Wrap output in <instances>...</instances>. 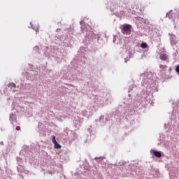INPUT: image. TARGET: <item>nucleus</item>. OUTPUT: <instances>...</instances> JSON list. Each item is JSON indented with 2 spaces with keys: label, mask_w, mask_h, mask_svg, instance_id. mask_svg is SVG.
I'll return each instance as SVG.
<instances>
[{
  "label": "nucleus",
  "mask_w": 179,
  "mask_h": 179,
  "mask_svg": "<svg viewBox=\"0 0 179 179\" xmlns=\"http://www.w3.org/2000/svg\"><path fill=\"white\" fill-rule=\"evenodd\" d=\"M80 29L83 33H86L85 36L84 43L87 45L90 44L92 41H99L100 39V34H96L93 33V31H88L87 27H86V22L85 20L80 21Z\"/></svg>",
  "instance_id": "nucleus-1"
},
{
  "label": "nucleus",
  "mask_w": 179,
  "mask_h": 179,
  "mask_svg": "<svg viewBox=\"0 0 179 179\" xmlns=\"http://www.w3.org/2000/svg\"><path fill=\"white\" fill-rule=\"evenodd\" d=\"M140 76L141 78H142V76H145L143 80V83L145 84L149 83V80H153V73L150 71H148L145 73H141Z\"/></svg>",
  "instance_id": "nucleus-2"
},
{
  "label": "nucleus",
  "mask_w": 179,
  "mask_h": 179,
  "mask_svg": "<svg viewBox=\"0 0 179 179\" xmlns=\"http://www.w3.org/2000/svg\"><path fill=\"white\" fill-rule=\"evenodd\" d=\"M131 27H132L131 24H124L123 27L121 28L122 33H123L126 36H129V34H131Z\"/></svg>",
  "instance_id": "nucleus-3"
},
{
  "label": "nucleus",
  "mask_w": 179,
  "mask_h": 179,
  "mask_svg": "<svg viewBox=\"0 0 179 179\" xmlns=\"http://www.w3.org/2000/svg\"><path fill=\"white\" fill-rule=\"evenodd\" d=\"M171 45L174 47L177 45V36L174 34H169Z\"/></svg>",
  "instance_id": "nucleus-4"
},
{
  "label": "nucleus",
  "mask_w": 179,
  "mask_h": 179,
  "mask_svg": "<svg viewBox=\"0 0 179 179\" xmlns=\"http://www.w3.org/2000/svg\"><path fill=\"white\" fill-rule=\"evenodd\" d=\"M160 71L159 73V76L164 78L166 76V70L167 69V66L159 64Z\"/></svg>",
  "instance_id": "nucleus-5"
},
{
  "label": "nucleus",
  "mask_w": 179,
  "mask_h": 179,
  "mask_svg": "<svg viewBox=\"0 0 179 179\" xmlns=\"http://www.w3.org/2000/svg\"><path fill=\"white\" fill-rule=\"evenodd\" d=\"M73 122L74 127H76V128H79L80 125H82V119L79 117H75Z\"/></svg>",
  "instance_id": "nucleus-6"
},
{
  "label": "nucleus",
  "mask_w": 179,
  "mask_h": 179,
  "mask_svg": "<svg viewBox=\"0 0 179 179\" xmlns=\"http://www.w3.org/2000/svg\"><path fill=\"white\" fill-rule=\"evenodd\" d=\"M150 154L157 157V159H160L162 157V152L157 151L155 150H151Z\"/></svg>",
  "instance_id": "nucleus-7"
},
{
  "label": "nucleus",
  "mask_w": 179,
  "mask_h": 179,
  "mask_svg": "<svg viewBox=\"0 0 179 179\" xmlns=\"http://www.w3.org/2000/svg\"><path fill=\"white\" fill-rule=\"evenodd\" d=\"M165 17H169L170 20H174L176 18V14L173 13V10H170L168 13H166Z\"/></svg>",
  "instance_id": "nucleus-8"
},
{
  "label": "nucleus",
  "mask_w": 179,
  "mask_h": 179,
  "mask_svg": "<svg viewBox=\"0 0 179 179\" xmlns=\"http://www.w3.org/2000/svg\"><path fill=\"white\" fill-rule=\"evenodd\" d=\"M108 5L109 6V8L108 7V9L110 8L111 12H113L116 8H118V6L114 1H110L108 3Z\"/></svg>",
  "instance_id": "nucleus-9"
},
{
  "label": "nucleus",
  "mask_w": 179,
  "mask_h": 179,
  "mask_svg": "<svg viewBox=\"0 0 179 179\" xmlns=\"http://www.w3.org/2000/svg\"><path fill=\"white\" fill-rule=\"evenodd\" d=\"M159 59H161V61H165L166 62H169V55L162 53L161 55H159Z\"/></svg>",
  "instance_id": "nucleus-10"
},
{
  "label": "nucleus",
  "mask_w": 179,
  "mask_h": 179,
  "mask_svg": "<svg viewBox=\"0 0 179 179\" xmlns=\"http://www.w3.org/2000/svg\"><path fill=\"white\" fill-rule=\"evenodd\" d=\"M99 122L102 124H107L108 122V116L101 115L99 117Z\"/></svg>",
  "instance_id": "nucleus-11"
},
{
  "label": "nucleus",
  "mask_w": 179,
  "mask_h": 179,
  "mask_svg": "<svg viewBox=\"0 0 179 179\" xmlns=\"http://www.w3.org/2000/svg\"><path fill=\"white\" fill-rule=\"evenodd\" d=\"M143 99L146 100V96L142 97V96H141L139 95H137L136 96V100L139 103V106H141V104H142V103H143Z\"/></svg>",
  "instance_id": "nucleus-12"
},
{
  "label": "nucleus",
  "mask_w": 179,
  "mask_h": 179,
  "mask_svg": "<svg viewBox=\"0 0 179 179\" xmlns=\"http://www.w3.org/2000/svg\"><path fill=\"white\" fill-rule=\"evenodd\" d=\"M10 122H11L13 125V122H16V115L13 113L10 114Z\"/></svg>",
  "instance_id": "nucleus-13"
},
{
  "label": "nucleus",
  "mask_w": 179,
  "mask_h": 179,
  "mask_svg": "<svg viewBox=\"0 0 179 179\" xmlns=\"http://www.w3.org/2000/svg\"><path fill=\"white\" fill-rule=\"evenodd\" d=\"M17 170L18 173H24V166L23 165L20 164L17 166Z\"/></svg>",
  "instance_id": "nucleus-14"
},
{
  "label": "nucleus",
  "mask_w": 179,
  "mask_h": 179,
  "mask_svg": "<svg viewBox=\"0 0 179 179\" xmlns=\"http://www.w3.org/2000/svg\"><path fill=\"white\" fill-rule=\"evenodd\" d=\"M131 58H134V55L132 53H129V57L124 58V64H127L128 61H130Z\"/></svg>",
  "instance_id": "nucleus-15"
},
{
  "label": "nucleus",
  "mask_w": 179,
  "mask_h": 179,
  "mask_svg": "<svg viewBox=\"0 0 179 179\" xmlns=\"http://www.w3.org/2000/svg\"><path fill=\"white\" fill-rule=\"evenodd\" d=\"M106 157H95L94 159L97 162V163H102L103 160H104Z\"/></svg>",
  "instance_id": "nucleus-16"
},
{
  "label": "nucleus",
  "mask_w": 179,
  "mask_h": 179,
  "mask_svg": "<svg viewBox=\"0 0 179 179\" xmlns=\"http://www.w3.org/2000/svg\"><path fill=\"white\" fill-rule=\"evenodd\" d=\"M16 160L18 165L23 164V159L22 157H17Z\"/></svg>",
  "instance_id": "nucleus-17"
},
{
  "label": "nucleus",
  "mask_w": 179,
  "mask_h": 179,
  "mask_svg": "<svg viewBox=\"0 0 179 179\" xmlns=\"http://www.w3.org/2000/svg\"><path fill=\"white\" fill-rule=\"evenodd\" d=\"M65 41H66V42H64L66 44L65 46L68 47V45H69V41H71V38L69 36H66L65 38Z\"/></svg>",
  "instance_id": "nucleus-18"
},
{
  "label": "nucleus",
  "mask_w": 179,
  "mask_h": 179,
  "mask_svg": "<svg viewBox=\"0 0 179 179\" xmlns=\"http://www.w3.org/2000/svg\"><path fill=\"white\" fill-rule=\"evenodd\" d=\"M8 87H10V89H12L13 87L14 89H16V84H15L13 83H10L8 84Z\"/></svg>",
  "instance_id": "nucleus-19"
},
{
  "label": "nucleus",
  "mask_w": 179,
  "mask_h": 179,
  "mask_svg": "<svg viewBox=\"0 0 179 179\" xmlns=\"http://www.w3.org/2000/svg\"><path fill=\"white\" fill-rule=\"evenodd\" d=\"M55 149H61L62 146L58 143V142L54 143Z\"/></svg>",
  "instance_id": "nucleus-20"
},
{
  "label": "nucleus",
  "mask_w": 179,
  "mask_h": 179,
  "mask_svg": "<svg viewBox=\"0 0 179 179\" xmlns=\"http://www.w3.org/2000/svg\"><path fill=\"white\" fill-rule=\"evenodd\" d=\"M39 50H40V48L37 45H36L33 48V51H34L36 52V54H37V52H38Z\"/></svg>",
  "instance_id": "nucleus-21"
},
{
  "label": "nucleus",
  "mask_w": 179,
  "mask_h": 179,
  "mask_svg": "<svg viewBox=\"0 0 179 179\" xmlns=\"http://www.w3.org/2000/svg\"><path fill=\"white\" fill-rule=\"evenodd\" d=\"M71 134H72L73 135V141H75V139L78 138V134H76V133L73 132V131H71Z\"/></svg>",
  "instance_id": "nucleus-22"
},
{
  "label": "nucleus",
  "mask_w": 179,
  "mask_h": 179,
  "mask_svg": "<svg viewBox=\"0 0 179 179\" xmlns=\"http://www.w3.org/2000/svg\"><path fill=\"white\" fill-rule=\"evenodd\" d=\"M141 47L143 49H144V50H145V48H148V43H142L141 44Z\"/></svg>",
  "instance_id": "nucleus-23"
},
{
  "label": "nucleus",
  "mask_w": 179,
  "mask_h": 179,
  "mask_svg": "<svg viewBox=\"0 0 179 179\" xmlns=\"http://www.w3.org/2000/svg\"><path fill=\"white\" fill-rule=\"evenodd\" d=\"M41 127H43V123L38 122V129H39L38 132H41V131H42Z\"/></svg>",
  "instance_id": "nucleus-24"
},
{
  "label": "nucleus",
  "mask_w": 179,
  "mask_h": 179,
  "mask_svg": "<svg viewBox=\"0 0 179 179\" xmlns=\"http://www.w3.org/2000/svg\"><path fill=\"white\" fill-rule=\"evenodd\" d=\"M68 33H69V34H73V29L71 28H69L68 29Z\"/></svg>",
  "instance_id": "nucleus-25"
},
{
  "label": "nucleus",
  "mask_w": 179,
  "mask_h": 179,
  "mask_svg": "<svg viewBox=\"0 0 179 179\" xmlns=\"http://www.w3.org/2000/svg\"><path fill=\"white\" fill-rule=\"evenodd\" d=\"M30 25L31 26V28L33 29V30H35V31H38V28L33 27V22H30Z\"/></svg>",
  "instance_id": "nucleus-26"
},
{
  "label": "nucleus",
  "mask_w": 179,
  "mask_h": 179,
  "mask_svg": "<svg viewBox=\"0 0 179 179\" xmlns=\"http://www.w3.org/2000/svg\"><path fill=\"white\" fill-rule=\"evenodd\" d=\"M124 164H127V162H125L124 161H120L119 162V166H124Z\"/></svg>",
  "instance_id": "nucleus-27"
},
{
  "label": "nucleus",
  "mask_w": 179,
  "mask_h": 179,
  "mask_svg": "<svg viewBox=\"0 0 179 179\" xmlns=\"http://www.w3.org/2000/svg\"><path fill=\"white\" fill-rule=\"evenodd\" d=\"M64 132L66 134V135H68V134H69V132H72V131L69 130L68 128H66L64 129Z\"/></svg>",
  "instance_id": "nucleus-28"
},
{
  "label": "nucleus",
  "mask_w": 179,
  "mask_h": 179,
  "mask_svg": "<svg viewBox=\"0 0 179 179\" xmlns=\"http://www.w3.org/2000/svg\"><path fill=\"white\" fill-rule=\"evenodd\" d=\"M83 115H84L85 117H87V112L86 110H83Z\"/></svg>",
  "instance_id": "nucleus-29"
},
{
  "label": "nucleus",
  "mask_w": 179,
  "mask_h": 179,
  "mask_svg": "<svg viewBox=\"0 0 179 179\" xmlns=\"http://www.w3.org/2000/svg\"><path fill=\"white\" fill-rule=\"evenodd\" d=\"M52 142H53V143H54V145H55V143H57V140L55 139V136H52Z\"/></svg>",
  "instance_id": "nucleus-30"
},
{
  "label": "nucleus",
  "mask_w": 179,
  "mask_h": 179,
  "mask_svg": "<svg viewBox=\"0 0 179 179\" xmlns=\"http://www.w3.org/2000/svg\"><path fill=\"white\" fill-rule=\"evenodd\" d=\"M176 71L177 73H179V65H178L176 66Z\"/></svg>",
  "instance_id": "nucleus-31"
},
{
  "label": "nucleus",
  "mask_w": 179,
  "mask_h": 179,
  "mask_svg": "<svg viewBox=\"0 0 179 179\" xmlns=\"http://www.w3.org/2000/svg\"><path fill=\"white\" fill-rule=\"evenodd\" d=\"M134 89L133 86H130L129 88V92H131V90Z\"/></svg>",
  "instance_id": "nucleus-32"
},
{
  "label": "nucleus",
  "mask_w": 179,
  "mask_h": 179,
  "mask_svg": "<svg viewBox=\"0 0 179 179\" xmlns=\"http://www.w3.org/2000/svg\"><path fill=\"white\" fill-rule=\"evenodd\" d=\"M113 43H115V41H117V38H115V36L113 37Z\"/></svg>",
  "instance_id": "nucleus-33"
},
{
  "label": "nucleus",
  "mask_w": 179,
  "mask_h": 179,
  "mask_svg": "<svg viewBox=\"0 0 179 179\" xmlns=\"http://www.w3.org/2000/svg\"><path fill=\"white\" fill-rule=\"evenodd\" d=\"M15 129H16L17 131H20V127H17L15 128Z\"/></svg>",
  "instance_id": "nucleus-34"
},
{
  "label": "nucleus",
  "mask_w": 179,
  "mask_h": 179,
  "mask_svg": "<svg viewBox=\"0 0 179 179\" xmlns=\"http://www.w3.org/2000/svg\"><path fill=\"white\" fill-rule=\"evenodd\" d=\"M129 1V0H124V3H128Z\"/></svg>",
  "instance_id": "nucleus-35"
},
{
  "label": "nucleus",
  "mask_w": 179,
  "mask_h": 179,
  "mask_svg": "<svg viewBox=\"0 0 179 179\" xmlns=\"http://www.w3.org/2000/svg\"><path fill=\"white\" fill-rule=\"evenodd\" d=\"M88 131L90 132V134H92V129H88Z\"/></svg>",
  "instance_id": "nucleus-36"
},
{
  "label": "nucleus",
  "mask_w": 179,
  "mask_h": 179,
  "mask_svg": "<svg viewBox=\"0 0 179 179\" xmlns=\"http://www.w3.org/2000/svg\"><path fill=\"white\" fill-rule=\"evenodd\" d=\"M0 145H1V146H3V141H1V143H0Z\"/></svg>",
  "instance_id": "nucleus-37"
},
{
  "label": "nucleus",
  "mask_w": 179,
  "mask_h": 179,
  "mask_svg": "<svg viewBox=\"0 0 179 179\" xmlns=\"http://www.w3.org/2000/svg\"><path fill=\"white\" fill-rule=\"evenodd\" d=\"M171 71H173V69L171 68H169V71L171 72Z\"/></svg>",
  "instance_id": "nucleus-38"
},
{
  "label": "nucleus",
  "mask_w": 179,
  "mask_h": 179,
  "mask_svg": "<svg viewBox=\"0 0 179 179\" xmlns=\"http://www.w3.org/2000/svg\"><path fill=\"white\" fill-rule=\"evenodd\" d=\"M58 30H61L59 28H57L56 31H58Z\"/></svg>",
  "instance_id": "nucleus-39"
},
{
  "label": "nucleus",
  "mask_w": 179,
  "mask_h": 179,
  "mask_svg": "<svg viewBox=\"0 0 179 179\" xmlns=\"http://www.w3.org/2000/svg\"><path fill=\"white\" fill-rule=\"evenodd\" d=\"M13 104H14V103H13V105H12V106H13V110H15V107H13Z\"/></svg>",
  "instance_id": "nucleus-40"
},
{
  "label": "nucleus",
  "mask_w": 179,
  "mask_h": 179,
  "mask_svg": "<svg viewBox=\"0 0 179 179\" xmlns=\"http://www.w3.org/2000/svg\"><path fill=\"white\" fill-rule=\"evenodd\" d=\"M164 127H166V124H164Z\"/></svg>",
  "instance_id": "nucleus-41"
}]
</instances>
